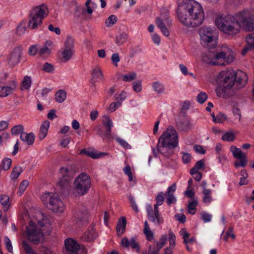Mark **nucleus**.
<instances>
[{"instance_id": "nucleus-22", "label": "nucleus", "mask_w": 254, "mask_h": 254, "mask_svg": "<svg viewBox=\"0 0 254 254\" xmlns=\"http://www.w3.org/2000/svg\"><path fill=\"white\" fill-rule=\"evenodd\" d=\"M20 139L29 145H31L33 144L35 140V135L33 132L27 133L24 132H22L20 136Z\"/></svg>"}, {"instance_id": "nucleus-32", "label": "nucleus", "mask_w": 254, "mask_h": 254, "mask_svg": "<svg viewBox=\"0 0 254 254\" xmlns=\"http://www.w3.org/2000/svg\"><path fill=\"white\" fill-rule=\"evenodd\" d=\"M198 204L197 198H193L189 201L188 209L189 213L191 214H194L196 212V206Z\"/></svg>"}, {"instance_id": "nucleus-45", "label": "nucleus", "mask_w": 254, "mask_h": 254, "mask_svg": "<svg viewBox=\"0 0 254 254\" xmlns=\"http://www.w3.org/2000/svg\"><path fill=\"white\" fill-rule=\"evenodd\" d=\"M31 84V78L30 76H25L21 84V90H23V88H24L25 89H28Z\"/></svg>"}, {"instance_id": "nucleus-35", "label": "nucleus", "mask_w": 254, "mask_h": 254, "mask_svg": "<svg viewBox=\"0 0 254 254\" xmlns=\"http://www.w3.org/2000/svg\"><path fill=\"white\" fill-rule=\"evenodd\" d=\"M92 76L93 79H97L99 80H103L104 76L101 68L99 66H96L94 68L92 72Z\"/></svg>"}, {"instance_id": "nucleus-55", "label": "nucleus", "mask_w": 254, "mask_h": 254, "mask_svg": "<svg viewBox=\"0 0 254 254\" xmlns=\"http://www.w3.org/2000/svg\"><path fill=\"white\" fill-rule=\"evenodd\" d=\"M123 171H124V173L128 176V181L129 182L132 181H133V177H132V172L131 171L130 167L129 165L126 166L124 168Z\"/></svg>"}, {"instance_id": "nucleus-13", "label": "nucleus", "mask_w": 254, "mask_h": 254, "mask_svg": "<svg viewBox=\"0 0 254 254\" xmlns=\"http://www.w3.org/2000/svg\"><path fill=\"white\" fill-rule=\"evenodd\" d=\"M146 210L150 221L156 225H160L163 223V218L159 213L158 208H153L151 205H147Z\"/></svg>"}, {"instance_id": "nucleus-16", "label": "nucleus", "mask_w": 254, "mask_h": 254, "mask_svg": "<svg viewBox=\"0 0 254 254\" xmlns=\"http://www.w3.org/2000/svg\"><path fill=\"white\" fill-rule=\"evenodd\" d=\"M176 126L181 131H188L192 127L190 120L186 117V116L181 115H178V119L176 121Z\"/></svg>"}, {"instance_id": "nucleus-58", "label": "nucleus", "mask_w": 254, "mask_h": 254, "mask_svg": "<svg viewBox=\"0 0 254 254\" xmlns=\"http://www.w3.org/2000/svg\"><path fill=\"white\" fill-rule=\"evenodd\" d=\"M156 203L154 204V207L158 208V206L161 205L164 201V198L163 196L159 194L157 195L156 197Z\"/></svg>"}, {"instance_id": "nucleus-51", "label": "nucleus", "mask_w": 254, "mask_h": 254, "mask_svg": "<svg viewBox=\"0 0 254 254\" xmlns=\"http://www.w3.org/2000/svg\"><path fill=\"white\" fill-rule=\"evenodd\" d=\"M190 107V102L188 101H184L179 115L186 116V112L189 110Z\"/></svg>"}, {"instance_id": "nucleus-61", "label": "nucleus", "mask_w": 254, "mask_h": 254, "mask_svg": "<svg viewBox=\"0 0 254 254\" xmlns=\"http://www.w3.org/2000/svg\"><path fill=\"white\" fill-rule=\"evenodd\" d=\"M121 104V103L119 101L112 103L109 106V110L111 112H113L119 107H120Z\"/></svg>"}, {"instance_id": "nucleus-31", "label": "nucleus", "mask_w": 254, "mask_h": 254, "mask_svg": "<svg viewBox=\"0 0 254 254\" xmlns=\"http://www.w3.org/2000/svg\"><path fill=\"white\" fill-rule=\"evenodd\" d=\"M15 90L14 84L11 86H3L0 90V97H4L11 94Z\"/></svg>"}, {"instance_id": "nucleus-26", "label": "nucleus", "mask_w": 254, "mask_h": 254, "mask_svg": "<svg viewBox=\"0 0 254 254\" xmlns=\"http://www.w3.org/2000/svg\"><path fill=\"white\" fill-rule=\"evenodd\" d=\"M50 122L48 121H44L40 127L39 137L40 140L43 139L47 135Z\"/></svg>"}, {"instance_id": "nucleus-60", "label": "nucleus", "mask_w": 254, "mask_h": 254, "mask_svg": "<svg viewBox=\"0 0 254 254\" xmlns=\"http://www.w3.org/2000/svg\"><path fill=\"white\" fill-rule=\"evenodd\" d=\"M234 59V54L232 52L226 53V56L224 60V63L229 64L231 63Z\"/></svg>"}, {"instance_id": "nucleus-44", "label": "nucleus", "mask_w": 254, "mask_h": 254, "mask_svg": "<svg viewBox=\"0 0 254 254\" xmlns=\"http://www.w3.org/2000/svg\"><path fill=\"white\" fill-rule=\"evenodd\" d=\"M74 40L71 36H68L64 42V48L65 49L74 50Z\"/></svg>"}, {"instance_id": "nucleus-56", "label": "nucleus", "mask_w": 254, "mask_h": 254, "mask_svg": "<svg viewBox=\"0 0 254 254\" xmlns=\"http://www.w3.org/2000/svg\"><path fill=\"white\" fill-rule=\"evenodd\" d=\"M42 70L46 72H52L54 70V66L48 63H45L42 67Z\"/></svg>"}, {"instance_id": "nucleus-15", "label": "nucleus", "mask_w": 254, "mask_h": 254, "mask_svg": "<svg viewBox=\"0 0 254 254\" xmlns=\"http://www.w3.org/2000/svg\"><path fill=\"white\" fill-rule=\"evenodd\" d=\"M167 236L166 234L163 235L160 238L159 241H155L154 243L155 247L149 246L148 253L143 252V254H159V252L163 246L166 244Z\"/></svg>"}, {"instance_id": "nucleus-2", "label": "nucleus", "mask_w": 254, "mask_h": 254, "mask_svg": "<svg viewBox=\"0 0 254 254\" xmlns=\"http://www.w3.org/2000/svg\"><path fill=\"white\" fill-rule=\"evenodd\" d=\"M247 80V75L242 71L227 73L223 80V85L216 88L217 96L225 99L234 96L236 90L243 87Z\"/></svg>"}, {"instance_id": "nucleus-48", "label": "nucleus", "mask_w": 254, "mask_h": 254, "mask_svg": "<svg viewBox=\"0 0 254 254\" xmlns=\"http://www.w3.org/2000/svg\"><path fill=\"white\" fill-rule=\"evenodd\" d=\"M222 139L229 142L233 141L235 139V135L232 132H227L222 136Z\"/></svg>"}, {"instance_id": "nucleus-36", "label": "nucleus", "mask_w": 254, "mask_h": 254, "mask_svg": "<svg viewBox=\"0 0 254 254\" xmlns=\"http://www.w3.org/2000/svg\"><path fill=\"white\" fill-rule=\"evenodd\" d=\"M9 198L7 195H1L0 197V202L4 211H7L10 206Z\"/></svg>"}, {"instance_id": "nucleus-1", "label": "nucleus", "mask_w": 254, "mask_h": 254, "mask_svg": "<svg viewBox=\"0 0 254 254\" xmlns=\"http://www.w3.org/2000/svg\"><path fill=\"white\" fill-rule=\"evenodd\" d=\"M178 18L189 27L200 25L204 19V13L201 5L193 0H183L177 9Z\"/></svg>"}, {"instance_id": "nucleus-33", "label": "nucleus", "mask_w": 254, "mask_h": 254, "mask_svg": "<svg viewBox=\"0 0 254 254\" xmlns=\"http://www.w3.org/2000/svg\"><path fill=\"white\" fill-rule=\"evenodd\" d=\"M52 41L46 42L45 45L43 47L41 48L38 52L40 56L45 57L48 56L51 53V49L47 47V45L49 46L52 44Z\"/></svg>"}, {"instance_id": "nucleus-52", "label": "nucleus", "mask_w": 254, "mask_h": 254, "mask_svg": "<svg viewBox=\"0 0 254 254\" xmlns=\"http://www.w3.org/2000/svg\"><path fill=\"white\" fill-rule=\"evenodd\" d=\"M207 99V95L204 92H200L196 97L197 101L200 104L204 103Z\"/></svg>"}, {"instance_id": "nucleus-54", "label": "nucleus", "mask_w": 254, "mask_h": 254, "mask_svg": "<svg viewBox=\"0 0 254 254\" xmlns=\"http://www.w3.org/2000/svg\"><path fill=\"white\" fill-rule=\"evenodd\" d=\"M23 127L21 125H18L14 126L11 129V133L12 135H16L19 133L23 132Z\"/></svg>"}, {"instance_id": "nucleus-29", "label": "nucleus", "mask_w": 254, "mask_h": 254, "mask_svg": "<svg viewBox=\"0 0 254 254\" xmlns=\"http://www.w3.org/2000/svg\"><path fill=\"white\" fill-rule=\"evenodd\" d=\"M72 171L66 167H62L60 170L61 178L60 179H67L71 181L72 176Z\"/></svg>"}, {"instance_id": "nucleus-27", "label": "nucleus", "mask_w": 254, "mask_h": 254, "mask_svg": "<svg viewBox=\"0 0 254 254\" xmlns=\"http://www.w3.org/2000/svg\"><path fill=\"white\" fill-rule=\"evenodd\" d=\"M74 217L79 221H85L88 217V213L86 209L82 211L77 210L74 213Z\"/></svg>"}, {"instance_id": "nucleus-37", "label": "nucleus", "mask_w": 254, "mask_h": 254, "mask_svg": "<svg viewBox=\"0 0 254 254\" xmlns=\"http://www.w3.org/2000/svg\"><path fill=\"white\" fill-rule=\"evenodd\" d=\"M66 97V92L63 90H59L55 94V100L58 103H62L64 101Z\"/></svg>"}, {"instance_id": "nucleus-39", "label": "nucleus", "mask_w": 254, "mask_h": 254, "mask_svg": "<svg viewBox=\"0 0 254 254\" xmlns=\"http://www.w3.org/2000/svg\"><path fill=\"white\" fill-rule=\"evenodd\" d=\"M23 172L22 168L20 166H15L13 168L10 174V178L12 180L16 179L20 174Z\"/></svg>"}, {"instance_id": "nucleus-11", "label": "nucleus", "mask_w": 254, "mask_h": 254, "mask_svg": "<svg viewBox=\"0 0 254 254\" xmlns=\"http://www.w3.org/2000/svg\"><path fill=\"white\" fill-rule=\"evenodd\" d=\"M240 22L246 31H252L254 30V16L248 10H243L238 13Z\"/></svg>"}, {"instance_id": "nucleus-50", "label": "nucleus", "mask_w": 254, "mask_h": 254, "mask_svg": "<svg viewBox=\"0 0 254 254\" xmlns=\"http://www.w3.org/2000/svg\"><path fill=\"white\" fill-rule=\"evenodd\" d=\"M204 160L203 159L200 160L196 162L194 166L190 169L191 172L198 171L199 170L201 169L204 167Z\"/></svg>"}, {"instance_id": "nucleus-20", "label": "nucleus", "mask_w": 254, "mask_h": 254, "mask_svg": "<svg viewBox=\"0 0 254 254\" xmlns=\"http://www.w3.org/2000/svg\"><path fill=\"white\" fill-rule=\"evenodd\" d=\"M203 61L207 64L213 65H222L224 64L219 63L215 61V51H209L204 54L202 56Z\"/></svg>"}, {"instance_id": "nucleus-25", "label": "nucleus", "mask_w": 254, "mask_h": 254, "mask_svg": "<svg viewBox=\"0 0 254 254\" xmlns=\"http://www.w3.org/2000/svg\"><path fill=\"white\" fill-rule=\"evenodd\" d=\"M80 154H85L86 156L90 157L93 159H97L107 155V154L104 152L97 153L93 151L83 149L80 151Z\"/></svg>"}, {"instance_id": "nucleus-9", "label": "nucleus", "mask_w": 254, "mask_h": 254, "mask_svg": "<svg viewBox=\"0 0 254 254\" xmlns=\"http://www.w3.org/2000/svg\"><path fill=\"white\" fill-rule=\"evenodd\" d=\"M155 22L157 26L160 29L163 34L168 37L170 32L168 27H170L172 25V20L170 19L168 12L161 13L159 16L156 18Z\"/></svg>"}, {"instance_id": "nucleus-4", "label": "nucleus", "mask_w": 254, "mask_h": 254, "mask_svg": "<svg viewBox=\"0 0 254 254\" xmlns=\"http://www.w3.org/2000/svg\"><path fill=\"white\" fill-rule=\"evenodd\" d=\"M178 145V136L172 126L169 127L160 136L157 143L158 151L166 157L174 153V149Z\"/></svg>"}, {"instance_id": "nucleus-34", "label": "nucleus", "mask_w": 254, "mask_h": 254, "mask_svg": "<svg viewBox=\"0 0 254 254\" xmlns=\"http://www.w3.org/2000/svg\"><path fill=\"white\" fill-rule=\"evenodd\" d=\"M96 236L97 235L95 231L91 229L85 232L82 237L83 240L87 242H90L95 239Z\"/></svg>"}, {"instance_id": "nucleus-38", "label": "nucleus", "mask_w": 254, "mask_h": 254, "mask_svg": "<svg viewBox=\"0 0 254 254\" xmlns=\"http://www.w3.org/2000/svg\"><path fill=\"white\" fill-rule=\"evenodd\" d=\"M214 51L215 61L218 62L219 63L224 64V65H225L226 64L224 63V60L226 56V53H224L223 52H218L216 50H214Z\"/></svg>"}, {"instance_id": "nucleus-63", "label": "nucleus", "mask_w": 254, "mask_h": 254, "mask_svg": "<svg viewBox=\"0 0 254 254\" xmlns=\"http://www.w3.org/2000/svg\"><path fill=\"white\" fill-rule=\"evenodd\" d=\"M116 140L120 143L121 145L125 148L126 149H130L131 146L125 140L119 137L116 138Z\"/></svg>"}, {"instance_id": "nucleus-24", "label": "nucleus", "mask_w": 254, "mask_h": 254, "mask_svg": "<svg viewBox=\"0 0 254 254\" xmlns=\"http://www.w3.org/2000/svg\"><path fill=\"white\" fill-rule=\"evenodd\" d=\"M74 53V50L64 48L61 52V62L65 63L70 60Z\"/></svg>"}, {"instance_id": "nucleus-28", "label": "nucleus", "mask_w": 254, "mask_h": 254, "mask_svg": "<svg viewBox=\"0 0 254 254\" xmlns=\"http://www.w3.org/2000/svg\"><path fill=\"white\" fill-rule=\"evenodd\" d=\"M70 181L67 179H60L56 184L57 189L60 190H67L70 187Z\"/></svg>"}, {"instance_id": "nucleus-64", "label": "nucleus", "mask_w": 254, "mask_h": 254, "mask_svg": "<svg viewBox=\"0 0 254 254\" xmlns=\"http://www.w3.org/2000/svg\"><path fill=\"white\" fill-rule=\"evenodd\" d=\"M182 160L184 163L187 164L190 162L191 159V156L190 154L188 153L183 152L182 153Z\"/></svg>"}, {"instance_id": "nucleus-7", "label": "nucleus", "mask_w": 254, "mask_h": 254, "mask_svg": "<svg viewBox=\"0 0 254 254\" xmlns=\"http://www.w3.org/2000/svg\"><path fill=\"white\" fill-rule=\"evenodd\" d=\"M201 40L209 49H214L217 45L218 32L214 27H202L198 30Z\"/></svg>"}, {"instance_id": "nucleus-12", "label": "nucleus", "mask_w": 254, "mask_h": 254, "mask_svg": "<svg viewBox=\"0 0 254 254\" xmlns=\"http://www.w3.org/2000/svg\"><path fill=\"white\" fill-rule=\"evenodd\" d=\"M230 151L232 152L234 158L239 159L240 161H236L234 163V166L236 168L239 167H244L248 163L247 154L235 146L232 145L230 147Z\"/></svg>"}, {"instance_id": "nucleus-5", "label": "nucleus", "mask_w": 254, "mask_h": 254, "mask_svg": "<svg viewBox=\"0 0 254 254\" xmlns=\"http://www.w3.org/2000/svg\"><path fill=\"white\" fill-rule=\"evenodd\" d=\"M215 23L220 31L229 35L238 34L241 29L238 13L235 15H220L216 18Z\"/></svg>"}, {"instance_id": "nucleus-21", "label": "nucleus", "mask_w": 254, "mask_h": 254, "mask_svg": "<svg viewBox=\"0 0 254 254\" xmlns=\"http://www.w3.org/2000/svg\"><path fill=\"white\" fill-rule=\"evenodd\" d=\"M246 42L247 45L242 51V54L243 56H245L249 51L254 49V33L248 35L246 37Z\"/></svg>"}, {"instance_id": "nucleus-62", "label": "nucleus", "mask_w": 254, "mask_h": 254, "mask_svg": "<svg viewBox=\"0 0 254 254\" xmlns=\"http://www.w3.org/2000/svg\"><path fill=\"white\" fill-rule=\"evenodd\" d=\"M4 240L5 243L6 248L9 253H12L13 249L11 243L9 239L7 237H5Z\"/></svg>"}, {"instance_id": "nucleus-49", "label": "nucleus", "mask_w": 254, "mask_h": 254, "mask_svg": "<svg viewBox=\"0 0 254 254\" xmlns=\"http://www.w3.org/2000/svg\"><path fill=\"white\" fill-rule=\"evenodd\" d=\"M117 21V17L114 15H111L106 19L105 24L107 27H111L116 23Z\"/></svg>"}, {"instance_id": "nucleus-30", "label": "nucleus", "mask_w": 254, "mask_h": 254, "mask_svg": "<svg viewBox=\"0 0 254 254\" xmlns=\"http://www.w3.org/2000/svg\"><path fill=\"white\" fill-rule=\"evenodd\" d=\"M143 233L145 235L147 241H151L154 239V233L151 230L148 222L146 221L144 222Z\"/></svg>"}, {"instance_id": "nucleus-10", "label": "nucleus", "mask_w": 254, "mask_h": 254, "mask_svg": "<svg viewBox=\"0 0 254 254\" xmlns=\"http://www.w3.org/2000/svg\"><path fill=\"white\" fill-rule=\"evenodd\" d=\"M73 185L77 190H88L91 186L90 177L86 173H81L75 178Z\"/></svg>"}, {"instance_id": "nucleus-59", "label": "nucleus", "mask_w": 254, "mask_h": 254, "mask_svg": "<svg viewBox=\"0 0 254 254\" xmlns=\"http://www.w3.org/2000/svg\"><path fill=\"white\" fill-rule=\"evenodd\" d=\"M212 200L211 191H204L203 201L205 203H209Z\"/></svg>"}, {"instance_id": "nucleus-41", "label": "nucleus", "mask_w": 254, "mask_h": 254, "mask_svg": "<svg viewBox=\"0 0 254 254\" xmlns=\"http://www.w3.org/2000/svg\"><path fill=\"white\" fill-rule=\"evenodd\" d=\"M165 195L167 196L166 202L168 205L176 203L177 199L172 193V191H167V192L165 194Z\"/></svg>"}, {"instance_id": "nucleus-14", "label": "nucleus", "mask_w": 254, "mask_h": 254, "mask_svg": "<svg viewBox=\"0 0 254 254\" xmlns=\"http://www.w3.org/2000/svg\"><path fill=\"white\" fill-rule=\"evenodd\" d=\"M22 54V48L21 46L15 47L7 58V61L9 66L13 67L17 65L20 61Z\"/></svg>"}, {"instance_id": "nucleus-3", "label": "nucleus", "mask_w": 254, "mask_h": 254, "mask_svg": "<svg viewBox=\"0 0 254 254\" xmlns=\"http://www.w3.org/2000/svg\"><path fill=\"white\" fill-rule=\"evenodd\" d=\"M37 224L30 221L25 230V235L33 244L38 245L44 239L45 235H48L51 231V225L47 219L37 220Z\"/></svg>"}, {"instance_id": "nucleus-43", "label": "nucleus", "mask_w": 254, "mask_h": 254, "mask_svg": "<svg viewBox=\"0 0 254 254\" xmlns=\"http://www.w3.org/2000/svg\"><path fill=\"white\" fill-rule=\"evenodd\" d=\"M11 159L9 158H4L1 161V168L4 171L8 170L11 165Z\"/></svg>"}, {"instance_id": "nucleus-19", "label": "nucleus", "mask_w": 254, "mask_h": 254, "mask_svg": "<svg viewBox=\"0 0 254 254\" xmlns=\"http://www.w3.org/2000/svg\"><path fill=\"white\" fill-rule=\"evenodd\" d=\"M104 118L102 124L106 128L104 135L108 139H113V137L111 133V128L113 126L112 121L108 116H104Z\"/></svg>"}, {"instance_id": "nucleus-53", "label": "nucleus", "mask_w": 254, "mask_h": 254, "mask_svg": "<svg viewBox=\"0 0 254 254\" xmlns=\"http://www.w3.org/2000/svg\"><path fill=\"white\" fill-rule=\"evenodd\" d=\"M136 77V74L135 72H130L123 76V80L124 81H131Z\"/></svg>"}, {"instance_id": "nucleus-6", "label": "nucleus", "mask_w": 254, "mask_h": 254, "mask_svg": "<svg viewBox=\"0 0 254 254\" xmlns=\"http://www.w3.org/2000/svg\"><path fill=\"white\" fill-rule=\"evenodd\" d=\"M41 199L45 204H48L49 208L55 212H63L65 206L59 195L55 192L48 191L43 193Z\"/></svg>"}, {"instance_id": "nucleus-17", "label": "nucleus", "mask_w": 254, "mask_h": 254, "mask_svg": "<svg viewBox=\"0 0 254 254\" xmlns=\"http://www.w3.org/2000/svg\"><path fill=\"white\" fill-rule=\"evenodd\" d=\"M65 254H77L80 246L75 240L72 239H67L65 240Z\"/></svg>"}, {"instance_id": "nucleus-42", "label": "nucleus", "mask_w": 254, "mask_h": 254, "mask_svg": "<svg viewBox=\"0 0 254 254\" xmlns=\"http://www.w3.org/2000/svg\"><path fill=\"white\" fill-rule=\"evenodd\" d=\"M152 87L154 90L158 94L163 93L165 90L164 85L158 81L154 82L152 83Z\"/></svg>"}, {"instance_id": "nucleus-8", "label": "nucleus", "mask_w": 254, "mask_h": 254, "mask_svg": "<svg viewBox=\"0 0 254 254\" xmlns=\"http://www.w3.org/2000/svg\"><path fill=\"white\" fill-rule=\"evenodd\" d=\"M46 15L45 9L41 6L34 7L29 14L28 27L31 29L38 28L42 25L43 19Z\"/></svg>"}, {"instance_id": "nucleus-23", "label": "nucleus", "mask_w": 254, "mask_h": 254, "mask_svg": "<svg viewBox=\"0 0 254 254\" xmlns=\"http://www.w3.org/2000/svg\"><path fill=\"white\" fill-rule=\"evenodd\" d=\"M127 220L125 217H122L119 220L116 227L117 235L122 236L126 230Z\"/></svg>"}, {"instance_id": "nucleus-18", "label": "nucleus", "mask_w": 254, "mask_h": 254, "mask_svg": "<svg viewBox=\"0 0 254 254\" xmlns=\"http://www.w3.org/2000/svg\"><path fill=\"white\" fill-rule=\"evenodd\" d=\"M121 244L123 246L126 248L130 247L137 253L140 252V246L135 237H132L130 240L124 237L122 240Z\"/></svg>"}, {"instance_id": "nucleus-57", "label": "nucleus", "mask_w": 254, "mask_h": 254, "mask_svg": "<svg viewBox=\"0 0 254 254\" xmlns=\"http://www.w3.org/2000/svg\"><path fill=\"white\" fill-rule=\"evenodd\" d=\"M128 199H129V202L130 203V205H131V206L132 209L136 213L138 212L139 209L138 208L137 204H136V203L135 202L134 197L132 195H130L128 196Z\"/></svg>"}, {"instance_id": "nucleus-47", "label": "nucleus", "mask_w": 254, "mask_h": 254, "mask_svg": "<svg viewBox=\"0 0 254 254\" xmlns=\"http://www.w3.org/2000/svg\"><path fill=\"white\" fill-rule=\"evenodd\" d=\"M234 227H230L228 230L226 232L225 236L223 238L225 242H227L228 240V238L231 237L232 239L234 240L236 238V236L235 234L233 233Z\"/></svg>"}, {"instance_id": "nucleus-40", "label": "nucleus", "mask_w": 254, "mask_h": 254, "mask_svg": "<svg viewBox=\"0 0 254 254\" xmlns=\"http://www.w3.org/2000/svg\"><path fill=\"white\" fill-rule=\"evenodd\" d=\"M128 35L127 33L123 32L117 36L116 39V44L120 46L125 43L127 40Z\"/></svg>"}, {"instance_id": "nucleus-46", "label": "nucleus", "mask_w": 254, "mask_h": 254, "mask_svg": "<svg viewBox=\"0 0 254 254\" xmlns=\"http://www.w3.org/2000/svg\"><path fill=\"white\" fill-rule=\"evenodd\" d=\"M169 247L171 248L174 249L176 246V237L174 233L170 230L169 231Z\"/></svg>"}]
</instances>
